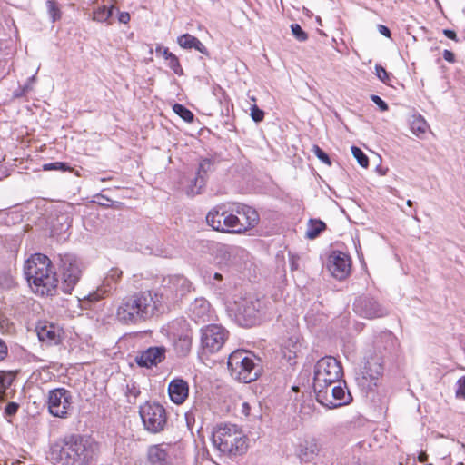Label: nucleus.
Here are the masks:
<instances>
[{
    "instance_id": "obj_64",
    "label": "nucleus",
    "mask_w": 465,
    "mask_h": 465,
    "mask_svg": "<svg viewBox=\"0 0 465 465\" xmlns=\"http://www.w3.org/2000/svg\"><path fill=\"white\" fill-rule=\"evenodd\" d=\"M294 268H295V264L292 263V269H294Z\"/></svg>"
},
{
    "instance_id": "obj_45",
    "label": "nucleus",
    "mask_w": 465,
    "mask_h": 465,
    "mask_svg": "<svg viewBox=\"0 0 465 465\" xmlns=\"http://www.w3.org/2000/svg\"><path fill=\"white\" fill-rule=\"evenodd\" d=\"M375 71L377 77L382 83H387L390 80V74L386 71V69L383 66L376 64Z\"/></svg>"
},
{
    "instance_id": "obj_38",
    "label": "nucleus",
    "mask_w": 465,
    "mask_h": 465,
    "mask_svg": "<svg viewBox=\"0 0 465 465\" xmlns=\"http://www.w3.org/2000/svg\"><path fill=\"white\" fill-rule=\"evenodd\" d=\"M45 6L52 22H56L61 18V11L55 0H47Z\"/></svg>"
},
{
    "instance_id": "obj_47",
    "label": "nucleus",
    "mask_w": 465,
    "mask_h": 465,
    "mask_svg": "<svg viewBox=\"0 0 465 465\" xmlns=\"http://www.w3.org/2000/svg\"><path fill=\"white\" fill-rule=\"evenodd\" d=\"M456 396L465 400V376L460 378L457 381Z\"/></svg>"
},
{
    "instance_id": "obj_41",
    "label": "nucleus",
    "mask_w": 465,
    "mask_h": 465,
    "mask_svg": "<svg viewBox=\"0 0 465 465\" xmlns=\"http://www.w3.org/2000/svg\"><path fill=\"white\" fill-rule=\"evenodd\" d=\"M312 152L323 163L327 165L331 164L329 155L319 145H312Z\"/></svg>"
},
{
    "instance_id": "obj_34",
    "label": "nucleus",
    "mask_w": 465,
    "mask_h": 465,
    "mask_svg": "<svg viewBox=\"0 0 465 465\" xmlns=\"http://www.w3.org/2000/svg\"><path fill=\"white\" fill-rule=\"evenodd\" d=\"M164 59L167 61V65L169 68L173 70L174 74L178 75L183 74V67L179 62L178 57L174 54L169 50H164Z\"/></svg>"
},
{
    "instance_id": "obj_50",
    "label": "nucleus",
    "mask_w": 465,
    "mask_h": 465,
    "mask_svg": "<svg viewBox=\"0 0 465 465\" xmlns=\"http://www.w3.org/2000/svg\"><path fill=\"white\" fill-rule=\"evenodd\" d=\"M8 354V348L5 342L0 339V361L5 360Z\"/></svg>"
},
{
    "instance_id": "obj_8",
    "label": "nucleus",
    "mask_w": 465,
    "mask_h": 465,
    "mask_svg": "<svg viewBox=\"0 0 465 465\" xmlns=\"http://www.w3.org/2000/svg\"><path fill=\"white\" fill-rule=\"evenodd\" d=\"M343 376L342 366L334 357L325 356L314 366L313 390L321 391L329 385L340 382Z\"/></svg>"
},
{
    "instance_id": "obj_14",
    "label": "nucleus",
    "mask_w": 465,
    "mask_h": 465,
    "mask_svg": "<svg viewBox=\"0 0 465 465\" xmlns=\"http://www.w3.org/2000/svg\"><path fill=\"white\" fill-rule=\"evenodd\" d=\"M172 328L174 330L173 332V349L178 357H186L192 350L193 331L183 319L173 322Z\"/></svg>"
},
{
    "instance_id": "obj_5",
    "label": "nucleus",
    "mask_w": 465,
    "mask_h": 465,
    "mask_svg": "<svg viewBox=\"0 0 465 465\" xmlns=\"http://www.w3.org/2000/svg\"><path fill=\"white\" fill-rule=\"evenodd\" d=\"M213 445L229 456L242 455L247 450L246 439L233 424H219L212 435Z\"/></svg>"
},
{
    "instance_id": "obj_26",
    "label": "nucleus",
    "mask_w": 465,
    "mask_h": 465,
    "mask_svg": "<svg viewBox=\"0 0 465 465\" xmlns=\"http://www.w3.org/2000/svg\"><path fill=\"white\" fill-rule=\"evenodd\" d=\"M168 394L175 404H182L188 398L189 386L183 379H173L168 385Z\"/></svg>"
},
{
    "instance_id": "obj_9",
    "label": "nucleus",
    "mask_w": 465,
    "mask_h": 465,
    "mask_svg": "<svg viewBox=\"0 0 465 465\" xmlns=\"http://www.w3.org/2000/svg\"><path fill=\"white\" fill-rule=\"evenodd\" d=\"M58 266L62 276L61 289L70 294L82 276L81 262L74 254L58 255Z\"/></svg>"
},
{
    "instance_id": "obj_51",
    "label": "nucleus",
    "mask_w": 465,
    "mask_h": 465,
    "mask_svg": "<svg viewBox=\"0 0 465 465\" xmlns=\"http://www.w3.org/2000/svg\"><path fill=\"white\" fill-rule=\"evenodd\" d=\"M443 58L449 62V63H454L455 62V55L450 50H444L442 54Z\"/></svg>"
},
{
    "instance_id": "obj_29",
    "label": "nucleus",
    "mask_w": 465,
    "mask_h": 465,
    "mask_svg": "<svg viewBox=\"0 0 465 465\" xmlns=\"http://www.w3.org/2000/svg\"><path fill=\"white\" fill-rule=\"evenodd\" d=\"M302 341L299 334H293L290 336L282 345V352L284 353V357L288 358L291 361L293 358L297 357L298 352H300L302 349Z\"/></svg>"
},
{
    "instance_id": "obj_4",
    "label": "nucleus",
    "mask_w": 465,
    "mask_h": 465,
    "mask_svg": "<svg viewBox=\"0 0 465 465\" xmlns=\"http://www.w3.org/2000/svg\"><path fill=\"white\" fill-rule=\"evenodd\" d=\"M265 301L248 294L235 299L227 305V312L239 326L252 327L258 324L265 314Z\"/></svg>"
},
{
    "instance_id": "obj_30",
    "label": "nucleus",
    "mask_w": 465,
    "mask_h": 465,
    "mask_svg": "<svg viewBox=\"0 0 465 465\" xmlns=\"http://www.w3.org/2000/svg\"><path fill=\"white\" fill-rule=\"evenodd\" d=\"M223 222L224 223V224H223V227L224 226V228H223L221 232L232 233H241L244 232V227H242L240 223V217L232 213H228L225 211Z\"/></svg>"
},
{
    "instance_id": "obj_35",
    "label": "nucleus",
    "mask_w": 465,
    "mask_h": 465,
    "mask_svg": "<svg viewBox=\"0 0 465 465\" xmlns=\"http://www.w3.org/2000/svg\"><path fill=\"white\" fill-rule=\"evenodd\" d=\"M14 374L12 371H5L0 370V395L4 394L7 388L14 381Z\"/></svg>"
},
{
    "instance_id": "obj_15",
    "label": "nucleus",
    "mask_w": 465,
    "mask_h": 465,
    "mask_svg": "<svg viewBox=\"0 0 465 465\" xmlns=\"http://www.w3.org/2000/svg\"><path fill=\"white\" fill-rule=\"evenodd\" d=\"M366 361L361 371V383L369 390L378 385V381L383 373V358L381 355L374 354L365 357Z\"/></svg>"
},
{
    "instance_id": "obj_52",
    "label": "nucleus",
    "mask_w": 465,
    "mask_h": 465,
    "mask_svg": "<svg viewBox=\"0 0 465 465\" xmlns=\"http://www.w3.org/2000/svg\"><path fill=\"white\" fill-rule=\"evenodd\" d=\"M127 389L128 394L130 396H134V398H136L140 394V390L134 384H133L131 387L128 385Z\"/></svg>"
},
{
    "instance_id": "obj_27",
    "label": "nucleus",
    "mask_w": 465,
    "mask_h": 465,
    "mask_svg": "<svg viewBox=\"0 0 465 465\" xmlns=\"http://www.w3.org/2000/svg\"><path fill=\"white\" fill-rule=\"evenodd\" d=\"M237 213L240 215V223L244 227V232L254 227L259 223V214L255 209L248 205L238 207Z\"/></svg>"
},
{
    "instance_id": "obj_2",
    "label": "nucleus",
    "mask_w": 465,
    "mask_h": 465,
    "mask_svg": "<svg viewBox=\"0 0 465 465\" xmlns=\"http://www.w3.org/2000/svg\"><path fill=\"white\" fill-rule=\"evenodd\" d=\"M25 275L34 292L42 296L56 293L58 279L51 260L45 254H33L25 264Z\"/></svg>"
},
{
    "instance_id": "obj_53",
    "label": "nucleus",
    "mask_w": 465,
    "mask_h": 465,
    "mask_svg": "<svg viewBox=\"0 0 465 465\" xmlns=\"http://www.w3.org/2000/svg\"><path fill=\"white\" fill-rule=\"evenodd\" d=\"M61 219L64 220V222L62 223L61 231L65 232L71 227V223L68 221L69 218L65 215L61 216Z\"/></svg>"
},
{
    "instance_id": "obj_56",
    "label": "nucleus",
    "mask_w": 465,
    "mask_h": 465,
    "mask_svg": "<svg viewBox=\"0 0 465 465\" xmlns=\"http://www.w3.org/2000/svg\"><path fill=\"white\" fill-rule=\"evenodd\" d=\"M443 35L448 37L449 39H451V40H454V41H457V34L453 31V30H450V29H444L443 30Z\"/></svg>"
},
{
    "instance_id": "obj_25",
    "label": "nucleus",
    "mask_w": 465,
    "mask_h": 465,
    "mask_svg": "<svg viewBox=\"0 0 465 465\" xmlns=\"http://www.w3.org/2000/svg\"><path fill=\"white\" fill-rule=\"evenodd\" d=\"M122 275V272L117 269H112L104 281V285L101 288H98L96 292L90 293L88 295V300L90 302H96L104 297V294L110 292L113 289L115 288V284L120 279Z\"/></svg>"
},
{
    "instance_id": "obj_43",
    "label": "nucleus",
    "mask_w": 465,
    "mask_h": 465,
    "mask_svg": "<svg viewBox=\"0 0 465 465\" xmlns=\"http://www.w3.org/2000/svg\"><path fill=\"white\" fill-rule=\"evenodd\" d=\"M113 15L112 8L103 6L99 8L95 13V19L98 21H106L108 20Z\"/></svg>"
},
{
    "instance_id": "obj_62",
    "label": "nucleus",
    "mask_w": 465,
    "mask_h": 465,
    "mask_svg": "<svg viewBox=\"0 0 465 465\" xmlns=\"http://www.w3.org/2000/svg\"><path fill=\"white\" fill-rule=\"evenodd\" d=\"M22 86H19L17 90L15 91L14 95L15 96L16 93H21Z\"/></svg>"
},
{
    "instance_id": "obj_10",
    "label": "nucleus",
    "mask_w": 465,
    "mask_h": 465,
    "mask_svg": "<svg viewBox=\"0 0 465 465\" xmlns=\"http://www.w3.org/2000/svg\"><path fill=\"white\" fill-rule=\"evenodd\" d=\"M314 390L317 401L328 409H335L349 404L352 397L348 391L346 384L340 382Z\"/></svg>"
},
{
    "instance_id": "obj_11",
    "label": "nucleus",
    "mask_w": 465,
    "mask_h": 465,
    "mask_svg": "<svg viewBox=\"0 0 465 465\" xmlns=\"http://www.w3.org/2000/svg\"><path fill=\"white\" fill-rule=\"evenodd\" d=\"M139 414L144 429L151 433L163 431L167 423L166 411L163 405L154 401H147L140 406Z\"/></svg>"
},
{
    "instance_id": "obj_33",
    "label": "nucleus",
    "mask_w": 465,
    "mask_h": 465,
    "mask_svg": "<svg viewBox=\"0 0 465 465\" xmlns=\"http://www.w3.org/2000/svg\"><path fill=\"white\" fill-rule=\"evenodd\" d=\"M410 125L412 134L418 137L423 135L429 128L426 120L421 115H413Z\"/></svg>"
},
{
    "instance_id": "obj_37",
    "label": "nucleus",
    "mask_w": 465,
    "mask_h": 465,
    "mask_svg": "<svg viewBox=\"0 0 465 465\" xmlns=\"http://www.w3.org/2000/svg\"><path fill=\"white\" fill-rule=\"evenodd\" d=\"M15 279L10 272L0 271V289L10 290L15 286Z\"/></svg>"
},
{
    "instance_id": "obj_6",
    "label": "nucleus",
    "mask_w": 465,
    "mask_h": 465,
    "mask_svg": "<svg viewBox=\"0 0 465 465\" xmlns=\"http://www.w3.org/2000/svg\"><path fill=\"white\" fill-rule=\"evenodd\" d=\"M261 360L253 354L237 350L229 355L227 366L231 376L244 383H250L259 378L262 371Z\"/></svg>"
},
{
    "instance_id": "obj_3",
    "label": "nucleus",
    "mask_w": 465,
    "mask_h": 465,
    "mask_svg": "<svg viewBox=\"0 0 465 465\" xmlns=\"http://www.w3.org/2000/svg\"><path fill=\"white\" fill-rule=\"evenodd\" d=\"M156 308L150 291L137 292L122 300L116 315L122 322L137 323L150 318Z\"/></svg>"
},
{
    "instance_id": "obj_31",
    "label": "nucleus",
    "mask_w": 465,
    "mask_h": 465,
    "mask_svg": "<svg viewBox=\"0 0 465 465\" xmlns=\"http://www.w3.org/2000/svg\"><path fill=\"white\" fill-rule=\"evenodd\" d=\"M222 207L214 208L211 210L207 216H206V222L215 231L221 232L223 227V224L224 223L223 222V218L224 217L225 211H221Z\"/></svg>"
},
{
    "instance_id": "obj_22",
    "label": "nucleus",
    "mask_w": 465,
    "mask_h": 465,
    "mask_svg": "<svg viewBox=\"0 0 465 465\" xmlns=\"http://www.w3.org/2000/svg\"><path fill=\"white\" fill-rule=\"evenodd\" d=\"M188 316L191 320L198 322H205L212 318L210 302L204 298H196L188 308Z\"/></svg>"
},
{
    "instance_id": "obj_17",
    "label": "nucleus",
    "mask_w": 465,
    "mask_h": 465,
    "mask_svg": "<svg viewBox=\"0 0 465 465\" xmlns=\"http://www.w3.org/2000/svg\"><path fill=\"white\" fill-rule=\"evenodd\" d=\"M35 332L40 341L47 345H56L62 339V329L47 321H40L35 326Z\"/></svg>"
},
{
    "instance_id": "obj_12",
    "label": "nucleus",
    "mask_w": 465,
    "mask_h": 465,
    "mask_svg": "<svg viewBox=\"0 0 465 465\" xmlns=\"http://www.w3.org/2000/svg\"><path fill=\"white\" fill-rule=\"evenodd\" d=\"M229 331L220 324H209L201 329V346L207 353L220 351L228 339Z\"/></svg>"
},
{
    "instance_id": "obj_60",
    "label": "nucleus",
    "mask_w": 465,
    "mask_h": 465,
    "mask_svg": "<svg viewBox=\"0 0 465 465\" xmlns=\"http://www.w3.org/2000/svg\"><path fill=\"white\" fill-rule=\"evenodd\" d=\"M213 278H214L215 280H217V281H221V280L223 279V276H222V274H221V273H219V272H215V273L213 274Z\"/></svg>"
},
{
    "instance_id": "obj_36",
    "label": "nucleus",
    "mask_w": 465,
    "mask_h": 465,
    "mask_svg": "<svg viewBox=\"0 0 465 465\" xmlns=\"http://www.w3.org/2000/svg\"><path fill=\"white\" fill-rule=\"evenodd\" d=\"M173 112L179 115L182 119H183L187 123H191L193 121V114L187 109L184 105L181 104H174L173 106Z\"/></svg>"
},
{
    "instance_id": "obj_63",
    "label": "nucleus",
    "mask_w": 465,
    "mask_h": 465,
    "mask_svg": "<svg viewBox=\"0 0 465 465\" xmlns=\"http://www.w3.org/2000/svg\"><path fill=\"white\" fill-rule=\"evenodd\" d=\"M149 53L152 54L153 53V50L151 48Z\"/></svg>"
},
{
    "instance_id": "obj_49",
    "label": "nucleus",
    "mask_w": 465,
    "mask_h": 465,
    "mask_svg": "<svg viewBox=\"0 0 465 465\" xmlns=\"http://www.w3.org/2000/svg\"><path fill=\"white\" fill-rule=\"evenodd\" d=\"M18 404L15 403V402H9L6 404L5 408V412L6 413V415L8 416H12L14 414H15L18 411Z\"/></svg>"
},
{
    "instance_id": "obj_1",
    "label": "nucleus",
    "mask_w": 465,
    "mask_h": 465,
    "mask_svg": "<svg viewBox=\"0 0 465 465\" xmlns=\"http://www.w3.org/2000/svg\"><path fill=\"white\" fill-rule=\"evenodd\" d=\"M99 452L94 438L71 433L51 445L48 459L54 465H95Z\"/></svg>"
},
{
    "instance_id": "obj_44",
    "label": "nucleus",
    "mask_w": 465,
    "mask_h": 465,
    "mask_svg": "<svg viewBox=\"0 0 465 465\" xmlns=\"http://www.w3.org/2000/svg\"><path fill=\"white\" fill-rule=\"evenodd\" d=\"M251 117L255 123H260L264 118V112L254 104L251 107Z\"/></svg>"
},
{
    "instance_id": "obj_13",
    "label": "nucleus",
    "mask_w": 465,
    "mask_h": 465,
    "mask_svg": "<svg viewBox=\"0 0 465 465\" xmlns=\"http://www.w3.org/2000/svg\"><path fill=\"white\" fill-rule=\"evenodd\" d=\"M72 393L65 388H55L48 391L47 407L50 414L65 419L72 405Z\"/></svg>"
},
{
    "instance_id": "obj_20",
    "label": "nucleus",
    "mask_w": 465,
    "mask_h": 465,
    "mask_svg": "<svg viewBox=\"0 0 465 465\" xmlns=\"http://www.w3.org/2000/svg\"><path fill=\"white\" fill-rule=\"evenodd\" d=\"M374 354L385 357L395 351L397 347V339L390 331H383L374 336L372 341Z\"/></svg>"
},
{
    "instance_id": "obj_55",
    "label": "nucleus",
    "mask_w": 465,
    "mask_h": 465,
    "mask_svg": "<svg viewBox=\"0 0 465 465\" xmlns=\"http://www.w3.org/2000/svg\"><path fill=\"white\" fill-rule=\"evenodd\" d=\"M195 185L196 184H195V176H194V177H193V178H191L189 180V184L185 187V193H186L187 195H189V196H194L195 195V194H193V193H189V192H188L190 189L196 188Z\"/></svg>"
},
{
    "instance_id": "obj_48",
    "label": "nucleus",
    "mask_w": 465,
    "mask_h": 465,
    "mask_svg": "<svg viewBox=\"0 0 465 465\" xmlns=\"http://www.w3.org/2000/svg\"><path fill=\"white\" fill-rule=\"evenodd\" d=\"M371 99L380 108L381 111L385 112L389 109L387 103L379 95L371 94Z\"/></svg>"
},
{
    "instance_id": "obj_7",
    "label": "nucleus",
    "mask_w": 465,
    "mask_h": 465,
    "mask_svg": "<svg viewBox=\"0 0 465 465\" xmlns=\"http://www.w3.org/2000/svg\"><path fill=\"white\" fill-rule=\"evenodd\" d=\"M191 291V282L182 275L163 277L154 293L156 305L171 306Z\"/></svg>"
},
{
    "instance_id": "obj_23",
    "label": "nucleus",
    "mask_w": 465,
    "mask_h": 465,
    "mask_svg": "<svg viewBox=\"0 0 465 465\" xmlns=\"http://www.w3.org/2000/svg\"><path fill=\"white\" fill-rule=\"evenodd\" d=\"M215 169V160L213 158H204L203 159L197 170V173L195 175V186L196 188L190 189L189 193L199 194L202 193V190L205 186L206 178L209 173L213 172Z\"/></svg>"
},
{
    "instance_id": "obj_40",
    "label": "nucleus",
    "mask_w": 465,
    "mask_h": 465,
    "mask_svg": "<svg viewBox=\"0 0 465 465\" xmlns=\"http://www.w3.org/2000/svg\"><path fill=\"white\" fill-rule=\"evenodd\" d=\"M291 30L293 36L300 42H305L308 39V34L298 24H292Z\"/></svg>"
},
{
    "instance_id": "obj_18",
    "label": "nucleus",
    "mask_w": 465,
    "mask_h": 465,
    "mask_svg": "<svg viewBox=\"0 0 465 465\" xmlns=\"http://www.w3.org/2000/svg\"><path fill=\"white\" fill-rule=\"evenodd\" d=\"M329 271L338 280L345 279L351 271V259L342 252H333L329 259Z\"/></svg>"
},
{
    "instance_id": "obj_59",
    "label": "nucleus",
    "mask_w": 465,
    "mask_h": 465,
    "mask_svg": "<svg viewBox=\"0 0 465 465\" xmlns=\"http://www.w3.org/2000/svg\"><path fill=\"white\" fill-rule=\"evenodd\" d=\"M250 405L248 402H243L242 405V412L245 415V416H249L250 415Z\"/></svg>"
},
{
    "instance_id": "obj_61",
    "label": "nucleus",
    "mask_w": 465,
    "mask_h": 465,
    "mask_svg": "<svg viewBox=\"0 0 465 465\" xmlns=\"http://www.w3.org/2000/svg\"><path fill=\"white\" fill-rule=\"evenodd\" d=\"M406 203H407V205H408V206H410V207H411V206L413 205V202H412V201H411V200H408Z\"/></svg>"
},
{
    "instance_id": "obj_28",
    "label": "nucleus",
    "mask_w": 465,
    "mask_h": 465,
    "mask_svg": "<svg viewBox=\"0 0 465 465\" xmlns=\"http://www.w3.org/2000/svg\"><path fill=\"white\" fill-rule=\"evenodd\" d=\"M177 44L183 49H195L203 54L209 55L205 45L197 37L190 34H183L178 36Z\"/></svg>"
},
{
    "instance_id": "obj_46",
    "label": "nucleus",
    "mask_w": 465,
    "mask_h": 465,
    "mask_svg": "<svg viewBox=\"0 0 465 465\" xmlns=\"http://www.w3.org/2000/svg\"><path fill=\"white\" fill-rule=\"evenodd\" d=\"M35 81V76L33 75L29 77L26 81V83L22 86L21 93H16L15 97H21L24 96L25 94H27L30 90H32V85L34 82Z\"/></svg>"
},
{
    "instance_id": "obj_16",
    "label": "nucleus",
    "mask_w": 465,
    "mask_h": 465,
    "mask_svg": "<svg viewBox=\"0 0 465 465\" xmlns=\"http://www.w3.org/2000/svg\"><path fill=\"white\" fill-rule=\"evenodd\" d=\"M354 312L366 319L384 317L388 310L373 297L363 295L358 297L353 303Z\"/></svg>"
},
{
    "instance_id": "obj_42",
    "label": "nucleus",
    "mask_w": 465,
    "mask_h": 465,
    "mask_svg": "<svg viewBox=\"0 0 465 465\" xmlns=\"http://www.w3.org/2000/svg\"><path fill=\"white\" fill-rule=\"evenodd\" d=\"M43 169L45 171H63V172H64V171L69 170L70 168L68 167V165L65 163L54 162V163H45L43 165Z\"/></svg>"
},
{
    "instance_id": "obj_57",
    "label": "nucleus",
    "mask_w": 465,
    "mask_h": 465,
    "mask_svg": "<svg viewBox=\"0 0 465 465\" xmlns=\"http://www.w3.org/2000/svg\"><path fill=\"white\" fill-rule=\"evenodd\" d=\"M119 21L123 24H127L130 21V15L127 12H122L119 15Z\"/></svg>"
},
{
    "instance_id": "obj_54",
    "label": "nucleus",
    "mask_w": 465,
    "mask_h": 465,
    "mask_svg": "<svg viewBox=\"0 0 465 465\" xmlns=\"http://www.w3.org/2000/svg\"><path fill=\"white\" fill-rule=\"evenodd\" d=\"M378 31L380 34H381L382 35L386 36V37H390L391 36V30L383 25H378Z\"/></svg>"
},
{
    "instance_id": "obj_39",
    "label": "nucleus",
    "mask_w": 465,
    "mask_h": 465,
    "mask_svg": "<svg viewBox=\"0 0 465 465\" xmlns=\"http://www.w3.org/2000/svg\"><path fill=\"white\" fill-rule=\"evenodd\" d=\"M351 150L352 155L355 157L358 163L361 167H364V168L368 167L369 159H368L367 155L361 151V149L357 146H351Z\"/></svg>"
},
{
    "instance_id": "obj_32",
    "label": "nucleus",
    "mask_w": 465,
    "mask_h": 465,
    "mask_svg": "<svg viewBox=\"0 0 465 465\" xmlns=\"http://www.w3.org/2000/svg\"><path fill=\"white\" fill-rule=\"evenodd\" d=\"M326 223L320 219H310L307 223L305 236L308 239L317 238L322 232L326 230Z\"/></svg>"
},
{
    "instance_id": "obj_19",
    "label": "nucleus",
    "mask_w": 465,
    "mask_h": 465,
    "mask_svg": "<svg viewBox=\"0 0 465 465\" xmlns=\"http://www.w3.org/2000/svg\"><path fill=\"white\" fill-rule=\"evenodd\" d=\"M166 349L163 346L149 347L135 356V362L140 367L151 368L164 361Z\"/></svg>"
},
{
    "instance_id": "obj_58",
    "label": "nucleus",
    "mask_w": 465,
    "mask_h": 465,
    "mask_svg": "<svg viewBox=\"0 0 465 465\" xmlns=\"http://www.w3.org/2000/svg\"><path fill=\"white\" fill-rule=\"evenodd\" d=\"M164 50H169L167 47L163 46L162 45H157L155 48V53L157 55H162L164 58Z\"/></svg>"
},
{
    "instance_id": "obj_21",
    "label": "nucleus",
    "mask_w": 465,
    "mask_h": 465,
    "mask_svg": "<svg viewBox=\"0 0 465 465\" xmlns=\"http://www.w3.org/2000/svg\"><path fill=\"white\" fill-rule=\"evenodd\" d=\"M171 450V444L167 443L150 446L147 450V459L150 465H171L173 461Z\"/></svg>"
},
{
    "instance_id": "obj_24",
    "label": "nucleus",
    "mask_w": 465,
    "mask_h": 465,
    "mask_svg": "<svg viewBox=\"0 0 465 465\" xmlns=\"http://www.w3.org/2000/svg\"><path fill=\"white\" fill-rule=\"evenodd\" d=\"M321 447L319 440L313 437L304 439L297 448V455L301 461L310 462L318 456Z\"/></svg>"
}]
</instances>
